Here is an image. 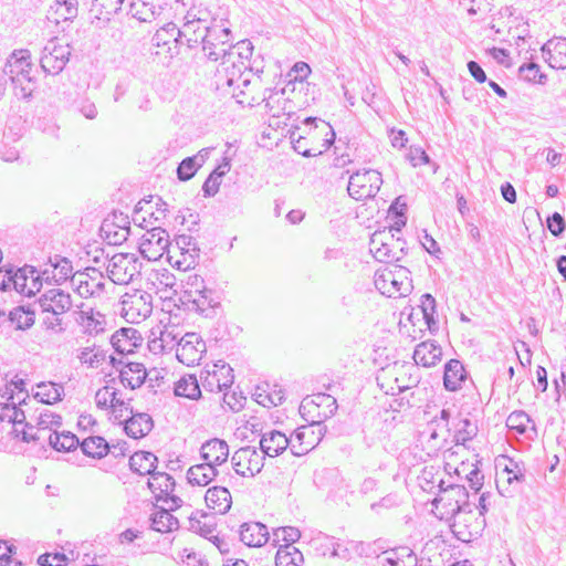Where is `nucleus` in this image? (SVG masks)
<instances>
[{
  "label": "nucleus",
  "instance_id": "5fc2aeb1",
  "mask_svg": "<svg viewBox=\"0 0 566 566\" xmlns=\"http://www.w3.org/2000/svg\"><path fill=\"white\" fill-rule=\"evenodd\" d=\"M518 76L528 83L544 84L547 80L546 74L541 72L537 63H524L518 67Z\"/></svg>",
  "mask_w": 566,
  "mask_h": 566
},
{
  "label": "nucleus",
  "instance_id": "393cba45",
  "mask_svg": "<svg viewBox=\"0 0 566 566\" xmlns=\"http://www.w3.org/2000/svg\"><path fill=\"white\" fill-rule=\"evenodd\" d=\"M290 444L291 439L279 430L266 431L260 439V450L264 457H277L285 451Z\"/></svg>",
  "mask_w": 566,
  "mask_h": 566
},
{
  "label": "nucleus",
  "instance_id": "69168bd1",
  "mask_svg": "<svg viewBox=\"0 0 566 566\" xmlns=\"http://www.w3.org/2000/svg\"><path fill=\"white\" fill-rule=\"evenodd\" d=\"M203 294H212V291L206 286H202V289H185L179 296V302L185 310H188L195 303V300Z\"/></svg>",
  "mask_w": 566,
  "mask_h": 566
},
{
  "label": "nucleus",
  "instance_id": "6e6d98bb",
  "mask_svg": "<svg viewBox=\"0 0 566 566\" xmlns=\"http://www.w3.org/2000/svg\"><path fill=\"white\" fill-rule=\"evenodd\" d=\"M532 422L531 417L523 410L511 412L506 419V427L517 434L526 433L527 426Z\"/></svg>",
  "mask_w": 566,
  "mask_h": 566
},
{
  "label": "nucleus",
  "instance_id": "3c124183",
  "mask_svg": "<svg viewBox=\"0 0 566 566\" xmlns=\"http://www.w3.org/2000/svg\"><path fill=\"white\" fill-rule=\"evenodd\" d=\"M54 14L56 15L55 21H74L78 14V1L77 0H55L52 7Z\"/></svg>",
  "mask_w": 566,
  "mask_h": 566
},
{
  "label": "nucleus",
  "instance_id": "a878e982",
  "mask_svg": "<svg viewBox=\"0 0 566 566\" xmlns=\"http://www.w3.org/2000/svg\"><path fill=\"white\" fill-rule=\"evenodd\" d=\"M289 439H291L290 450L295 457L306 454L316 444L313 426H302L297 428Z\"/></svg>",
  "mask_w": 566,
  "mask_h": 566
},
{
  "label": "nucleus",
  "instance_id": "680f3d73",
  "mask_svg": "<svg viewBox=\"0 0 566 566\" xmlns=\"http://www.w3.org/2000/svg\"><path fill=\"white\" fill-rule=\"evenodd\" d=\"M62 424V417L57 413L45 410L40 413L38 419V431L39 433H43L48 429H52L53 427L59 428Z\"/></svg>",
  "mask_w": 566,
  "mask_h": 566
},
{
  "label": "nucleus",
  "instance_id": "79ce46f5",
  "mask_svg": "<svg viewBox=\"0 0 566 566\" xmlns=\"http://www.w3.org/2000/svg\"><path fill=\"white\" fill-rule=\"evenodd\" d=\"M80 447L85 455L97 459L105 457L111 451L107 441L99 436L84 439Z\"/></svg>",
  "mask_w": 566,
  "mask_h": 566
},
{
  "label": "nucleus",
  "instance_id": "ea45409f",
  "mask_svg": "<svg viewBox=\"0 0 566 566\" xmlns=\"http://www.w3.org/2000/svg\"><path fill=\"white\" fill-rule=\"evenodd\" d=\"M151 530L159 533H167L179 527L178 518L175 517L169 510L164 507L157 509L150 516Z\"/></svg>",
  "mask_w": 566,
  "mask_h": 566
},
{
  "label": "nucleus",
  "instance_id": "aec40b11",
  "mask_svg": "<svg viewBox=\"0 0 566 566\" xmlns=\"http://www.w3.org/2000/svg\"><path fill=\"white\" fill-rule=\"evenodd\" d=\"M151 42L153 45L165 49L171 55L179 54L181 46L179 28L174 22L166 23L156 31Z\"/></svg>",
  "mask_w": 566,
  "mask_h": 566
},
{
  "label": "nucleus",
  "instance_id": "338daca9",
  "mask_svg": "<svg viewBox=\"0 0 566 566\" xmlns=\"http://www.w3.org/2000/svg\"><path fill=\"white\" fill-rule=\"evenodd\" d=\"M116 389L111 386H105L98 389L95 394V402L99 409H107L114 403Z\"/></svg>",
  "mask_w": 566,
  "mask_h": 566
},
{
  "label": "nucleus",
  "instance_id": "e2e57ef3",
  "mask_svg": "<svg viewBox=\"0 0 566 566\" xmlns=\"http://www.w3.org/2000/svg\"><path fill=\"white\" fill-rule=\"evenodd\" d=\"M214 305L216 303L213 302L212 294H203L199 298L195 300V303L187 311L196 312L209 317L213 312Z\"/></svg>",
  "mask_w": 566,
  "mask_h": 566
},
{
  "label": "nucleus",
  "instance_id": "cd10ccee",
  "mask_svg": "<svg viewBox=\"0 0 566 566\" xmlns=\"http://www.w3.org/2000/svg\"><path fill=\"white\" fill-rule=\"evenodd\" d=\"M211 517L212 516H210L207 513H203L202 511H196L188 518V524H189L188 528L191 532L198 533L206 538H209V539L213 538V543L217 545L219 551L221 553H223L224 552L222 548V545L224 544L223 541H221L218 536H213L214 525L210 522L202 521V518L207 520V518H211Z\"/></svg>",
  "mask_w": 566,
  "mask_h": 566
},
{
  "label": "nucleus",
  "instance_id": "c03bdc74",
  "mask_svg": "<svg viewBox=\"0 0 566 566\" xmlns=\"http://www.w3.org/2000/svg\"><path fill=\"white\" fill-rule=\"evenodd\" d=\"M48 440L50 446L56 451H72L81 444L78 438L70 431L60 433L54 430L49 434Z\"/></svg>",
  "mask_w": 566,
  "mask_h": 566
},
{
  "label": "nucleus",
  "instance_id": "c85d7f7f",
  "mask_svg": "<svg viewBox=\"0 0 566 566\" xmlns=\"http://www.w3.org/2000/svg\"><path fill=\"white\" fill-rule=\"evenodd\" d=\"M166 6L157 0H136L129 6V14L140 22H151Z\"/></svg>",
  "mask_w": 566,
  "mask_h": 566
},
{
  "label": "nucleus",
  "instance_id": "9b49d317",
  "mask_svg": "<svg viewBox=\"0 0 566 566\" xmlns=\"http://www.w3.org/2000/svg\"><path fill=\"white\" fill-rule=\"evenodd\" d=\"M212 370L201 373V382L206 390L210 392L222 391L233 384V369L227 363L218 360L212 366Z\"/></svg>",
  "mask_w": 566,
  "mask_h": 566
},
{
  "label": "nucleus",
  "instance_id": "bb28decb",
  "mask_svg": "<svg viewBox=\"0 0 566 566\" xmlns=\"http://www.w3.org/2000/svg\"><path fill=\"white\" fill-rule=\"evenodd\" d=\"M324 407L325 409L321 412H317V419H312L313 423H319L323 420L331 418L337 411V401L336 399L327 394H317L312 397L311 400L307 398L303 400L301 405V409L305 410L306 408H316L319 409Z\"/></svg>",
  "mask_w": 566,
  "mask_h": 566
},
{
  "label": "nucleus",
  "instance_id": "f03ea898",
  "mask_svg": "<svg viewBox=\"0 0 566 566\" xmlns=\"http://www.w3.org/2000/svg\"><path fill=\"white\" fill-rule=\"evenodd\" d=\"M36 303L41 310L43 326L55 334L63 333L66 329L63 314L72 307L71 295L63 290L51 289L43 293Z\"/></svg>",
  "mask_w": 566,
  "mask_h": 566
},
{
  "label": "nucleus",
  "instance_id": "0eeeda50",
  "mask_svg": "<svg viewBox=\"0 0 566 566\" xmlns=\"http://www.w3.org/2000/svg\"><path fill=\"white\" fill-rule=\"evenodd\" d=\"M170 247L172 243L169 241L168 232L160 227H155L140 238L138 249L148 261H157L166 251L170 253Z\"/></svg>",
  "mask_w": 566,
  "mask_h": 566
},
{
  "label": "nucleus",
  "instance_id": "6ab92c4d",
  "mask_svg": "<svg viewBox=\"0 0 566 566\" xmlns=\"http://www.w3.org/2000/svg\"><path fill=\"white\" fill-rule=\"evenodd\" d=\"M200 458L205 463L221 469L228 461L229 446L224 440L219 438L207 440L200 448Z\"/></svg>",
  "mask_w": 566,
  "mask_h": 566
},
{
  "label": "nucleus",
  "instance_id": "4be33fe9",
  "mask_svg": "<svg viewBox=\"0 0 566 566\" xmlns=\"http://www.w3.org/2000/svg\"><path fill=\"white\" fill-rule=\"evenodd\" d=\"M490 497H491V494L489 492H484L480 495L479 504H478L476 509L479 510V514L482 518L475 520V523H474L472 530H470V531L460 530V527H461L460 522H455L453 524V533L460 541L471 542L473 538H475L480 535V533L482 532V530L485 526V518L483 516L489 510V505H490L489 499Z\"/></svg>",
  "mask_w": 566,
  "mask_h": 566
},
{
  "label": "nucleus",
  "instance_id": "7c9ffc66",
  "mask_svg": "<svg viewBox=\"0 0 566 566\" xmlns=\"http://www.w3.org/2000/svg\"><path fill=\"white\" fill-rule=\"evenodd\" d=\"M442 357L441 346L434 340H427L418 344L413 352V359L417 365L423 367L436 366Z\"/></svg>",
  "mask_w": 566,
  "mask_h": 566
},
{
  "label": "nucleus",
  "instance_id": "c756f323",
  "mask_svg": "<svg viewBox=\"0 0 566 566\" xmlns=\"http://www.w3.org/2000/svg\"><path fill=\"white\" fill-rule=\"evenodd\" d=\"M240 539L249 547H260L269 539L268 527L260 522L243 523L240 528Z\"/></svg>",
  "mask_w": 566,
  "mask_h": 566
},
{
  "label": "nucleus",
  "instance_id": "13d9d810",
  "mask_svg": "<svg viewBox=\"0 0 566 566\" xmlns=\"http://www.w3.org/2000/svg\"><path fill=\"white\" fill-rule=\"evenodd\" d=\"M301 537V532L294 526L277 527L273 531V541L275 543L283 542V545H293Z\"/></svg>",
  "mask_w": 566,
  "mask_h": 566
},
{
  "label": "nucleus",
  "instance_id": "a19ab883",
  "mask_svg": "<svg viewBox=\"0 0 566 566\" xmlns=\"http://www.w3.org/2000/svg\"><path fill=\"white\" fill-rule=\"evenodd\" d=\"M63 392L64 388L62 385L51 381L40 382L36 385L34 398L43 403L53 405L62 399Z\"/></svg>",
  "mask_w": 566,
  "mask_h": 566
},
{
  "label": "nucleus",
  "instance_id": "37998d69",
  "mask_svg": "<svg viewBox=\"0 0 566 566\" xmlns=\"http://www.w3.org/2000/svg\"><path fill=\"white\" fill-rule=\"evenodd\" d=\"M303 554L293 545H280L275 555L276 566H302Z\"/></svg>",
  "mask_w": 566,
  "mask_h": 566
},
{
  "label": "nucleus",
  "instance_id": "ddd939ff",
  "mask_svg": "<svg viewBox=\"0 0 566 566\" xmlns=\"http://www.w3.org/2000/svg\"><path fill=\"white\" fill-rule=\"evenodd\" d=\"M206 352V344L196 333L185 334L177 343L176 357L186 366L200 361Z\"/></svg>",
  "mask_w": 566,
  "mask_h": 566
},
{
  "label": "nucleus",
  "instance_id": "473e14b6",
  "mask_svg": "<svg viewBox=\"0 0 566 566\" xmlns=\"http://www.w3.org/2000/svg\"><path fill=\"white\" fill-rule=\"evenodd\" d=\"M32 63L30 61V53L28 50L13 51L3 67L4 76L9 80L17 75L31 73Z\"/></svg>",
  "mask_w": 566,
  "mask_h": 566
},
{
  "label": "nucleus",
  "instance_id": "5701e85b",
  "mask_svg": "<svg viewBox=\"0 0 566 566\" xmlns=\"http://www.w3.org/2000/svg\"><path fill=\"white\" fill-rule=\"evenodd\" d=\"M149 281L156 289V293L159 294L163 300H171L177 295V279L167 269L155 270L149 275Z\"/></svg>",
  "mask_w": 566,
  "mask_h": 566
},
{
  "label": "nucleus",
  "instance_id": "412c9836",
  "mask_svg": "<svg viewBox=\"0 0 566 566\" xmlns=\"http://www.w3.org/2000/svg\"><path fill=\"white\" fill-rule=\"evenodd\" d=\"M541 51L552 69H566V38L555 36L548 40L542 45Z\"/></svg>",
  "mask_w": 566,
  "mask_h": 566
},
{
  "label": "nucleus",
  "instance_id": "f257e3e1",
  "mask_svg": "<svg viewBox=\"0 0 566 566\" xmlns=\"http://www.w3.org/2000/svg\"><path fill=\"white\" fill-rule=\"evenodd\" d=\"M206 39L201 43L205 56L212 62H220L221 65L231 64L235 69L234 50L232 48V31L223 20L219 22L213 19L212 27L205 33Z\"/></svg>",
  "mask_w": 566,
  "mask_h": 566
},
{
  "label": "nucleus",
  "instance_id": "09e8293b",
  "mask_svg": "<svg viewBox=\"0 0 566 566\" xmlns=\"http://www.w3.org/2000/svg\"><path fill=\"white\" fill-rule=\"evenodd\" d=\"M14 95L18 98L30 99L35 90V81L30 75V73H25L22 75H17L15 77L10 80Z\"/></svg>",
  "mask_w": 566,
  "mask_h": 566
},
{
  "label": "nucleus",
  "instance_id": "58836bf2",
  "mask_svg": "<svg viewBox=\"0 0 566 566\" xmlns=\"http://www.w3.org/2000/svg\"><path fill=\"white\" fill-rule=\"evenodd\" d=\"M157 457L148 451L135 452L129 459V468L140 475L151 474L156 469Z\"/></svg>",
  "mask_w": 566,
  "mask_h": 566
},
{
  "label": "nucleus",
  "instance_id": "2f4dec72",
  "mask_svg": "<svg viewBox=\"0 0 566 566\" xmlns=\"http://www.w3.org/2000/svg\"><path fill=\"white\" fill-rule=\"evenodd\" d=\"M125 421L124 430L126 434L134 439H140L147 436L154 428L153 418L145 412L134 413Z\"/></svg>",
  "mask_w": 566,
  "mask_h": 566
},
{
  "label": "nucleus",
  "instance_id": "39448f33",
  "mask_svg": "<svg viewBox=\"0 0 566 566\" xmlns=\"http://www.w3.org/2000/svg\"><path fill=\"white\" fill-rule=\"evenodd\" d=\"M71 56V46L61 44L57 38H52L44 45L40 59V65L44 73L60 74L66 66Z\"/></svg>",
  "mask_w": 566,
  "mask_h": 566
},
{
  "label": "nucleus",
  "instance_id": "864d4df0",
  "mask_svg": "<svg viewBox=\"0 0 566 566\" xmlns=\"http://www.w3.org/2000/svg\"><path fill=\"white\" fill-rule=\"evenodd\" d=\"M124 0H92L91 12L95 18L99 19L101 15L117 14L122 9Z\"/></svg>",
  "mask_w": 566,
  "mask_h": 566
},
{
  "label": "nucleus",
  "instance_id": "0e129e2a",
  "mask_svg": "<svg viewBox=\"0 0 566 566\" xmlns=\"http://www.w3.org/2000/svg\"><path fill=\"white\" fill-rule=\"evenodd\" d=\"M421 310L428 327L431 328L436 324V298L431 294L426 293L421 296Z\"/></svg>",
  "mask_w": 566,
  "mask_h": 566
},
{
  "label": "nucleus",
  "instance_id": "b1692460",
  "mask_svg": "<svg viewBox=\"0 0 566 566\" xmlns=\"http://www.w3.org/2000/svg\"><path fill=\"white\" fill-rule=\"evenodd\" d=\"M143 338L134 328H120L111 337L114 350L120 355L133 354L134 349L142 345Z\"/></svg>",
  "mask_w": 566,
  "mask_h": 566
},
{
  "label": "nucleus",
  "instance_id": "bf43d9fd",
  "mask_svg": "<svg viewBox=\"0 0 566 566\" xmlns=\"http://www.w3.org/2000/svg\"><path fill=\"white\" fill-rule=\"evenodd\" d=\"M407 159L413 167H418L421 165H431L433 167V171H437L438 166L431 163L429 155L420 146H411L407 154Z\"/></svg>",
  "mask_w": 566,
  "mask_h": 566
},
{
  "label": "nucleus",
  "instance_id": "4c0bfd02",
  "mask_svg": "<svg viewBox=\"0 0 566 566\" xmlns=\"http://www.w3.org/2000/svg\"><path fill=\"white\" fill-rule=\"evenodd\" d=\"M448 500L454 501V507L451 509L453 514L471 513V504L468 501L469 493L463 485L449 484L446 489Z\"/></svg>",
  "mask_w": 566,
  "mask_h": 566
},
{
  "label": "nucleus",
  "instance_id": "603ef678",
  "mask_svg": "<svg viewBox=\"0 0 566 566\" xmlns=\"http://www.w3.org/2000/svg\"><path fill=\"white\" fill-rule=\"evenodd\" d=\"M478 433V427L470 419H460L455 426L453 440L457 444H464L472 440Z\"/></svg>",
  "mask_w": 566,
  "mask_h": 566
},
{
  "label": "nucleus",
  "instance_id": "774afa93",
  "mask_svg": "<svg viewBox=\"0 0 566 566\" xmlns=\"http://www.w3.org/2000/svg\"><path fill=\"white\" fill-rule=\"evenodd\" d=\"M343 147H338L335 144L334 146V166L338 168L346 167L347 165L355 161L354 156L348 151L349 150V144H342Z\"/></svg>",
  "mask_w": 566,
  "mask_h": 566
},
{
  "label": "nucleus",
  "instance_id": "a18cd8bd",
  "mask_svg": "<svg viewBox=\"0 0 566 566\" xmlns=\"http://www.w3.org/2000/svg\"><path fill=\"white\" fill-rule=\"evenodd\" d=\"M101 232L108 244L120 245L128 239L130 229L119 226L116 228L114 223H111V219L106 218L101 226Z\"/></svg>",
  "mask_w": 566,
  "mask_h": 566
},
{
  "label": "nucleus",
  "instance_id": "4468645a",
  "mask_svg": "<svg viewBox=\"0 0 566 566\" xmlns=\"http://www.w3.org/2000/svg\"><path fill=\"white\" fill-rule=\"evenodd\" d=\"M122 304L125 316L132 319H145L153 312V296L144 291L125 294Z\"/></svg>",
  "mask_w": 566,
  "mask_h": 566
},
{
  "label": "nucleus",
  "instance_id": "052dcab7",
  "mask_svg": "<svg viewBox=\"0 0 566 566\" xmlns=\"http://www.w3.org/2000/svg\"><path fill=\"white\" fill-rule=\"evenodd\" d=\"M199 168L200 163H197L192 156L185 158L177 168L178 179L181 181L190 180Z\"/></svg>",
  "mask_w": 566,
  "mask_h": 566
},
{
  "label": "nucleus",
  "instance_id": "c9c22d12",
  "mask_svg": "<svg viewBox=\"0 0 566 566\" xmlns=\"http://www.w3.org/2000/svg\"><path fill=\"white\" fill-rule=\"evenodd\" d=\"M467 379L463 364L458 359H450L444 366L443 386L448 391H457Z\"/></svg>",
  "mask_w": 566,
  "mask_h": 566
},
{
  "label": "nucleus",
  "instance_id": "de8ad7c7",
  "mask_svg": "<svg viewBox=\"0 0 566 566\" xmlns=\"http://www.w3.org/2000/svg\"><path fill=\"white\" fill-rule=\"evenodd\" d=\"M81 364L90 368H97L106 359V353L101 347L93 345L80 348L76 355Z\"/></svg>",
  "mask_w": 566,
  "mask_h": 566
},
{
  "label": "nucleus",
  "instance_id": "4d7b16f0",
  "mask_svg": "<svg viewBox=\"0 0 566 566\" xmlns=\"http://www.w3.org/2000/svg\"><path fill=\"white\" fill-rule=\"evenodd\" d=\"M303 124L305 127L314 128L315 132L323 134L322 142H336V133L329 123L316 117H307Z\"/></svg>",
  "mask_w": 566,
  "mask_h": 566
},
{
  "label": "nucleus",
  "instance_id": "e433bc0d",
  "mask_svg": "<svg viewBox=\"0 0 566 566\" xmlns=\"http://www.w3.org/2000/svg\"><path fill=\"white\" fill-rule=\"evenodd\" d=\"M148 488L155 494L157 501L168 496L175 490V479L165 472L154 471L147 482Z\"/></svg>",
  "mask_w": 566,
  "mask_h": 566
},
{
  "label": "nucleus",
  "instance_id": "a211bd4d",
  "mask_svg": "<svg viewBox=\"0 0 566 566\" xmlns=\"http://www.w3.org/2000/svg\"><path fill=\"white\" fill-rule=\"evenodd\" d=\"M172 120L180 126L181 137L188 139H198L209 130L207 117L199 114L188 116L185 114H176Z\"/></svg>",
  "mask_w": 566,
  "mask_h": 566
},
{
  "label": "nucleus",
  "instance_id": "20e7f679",
  "mask_svg": "<svg viewBox=\"0 0 566 566\" xmlns=\"http://www.w3.org/2000/svg\"><path fill=\"white\" fill-rule=\"evenodd\" d=\"M382 184L381 174L376 169H364L350 175L347 187L348 195L363 200L374 198Z\"/></svg>",
  "mask_w": 566,
  "mask_h": 566
},
{
  "label": "nucleus",
  "instance_id": "f3484780",
  "mask_svg": "<svg viewBox=\"0 0 566 566\" xmlns=\"http://www.w3.org/2000/svg\"><path fill=\"white\" fill-rule=\"evenodd\" d=\"M111 364L114 367L123 365L119 370V379L125 387L136 389L146 381L148 373L143 364L134 361L124 363L123 360H116L114 357H111Z\"/></svg>",
  "mask_w": 566,
  "mask_h": 566
},
{
  "label": "nucleus",
  "instance_id": "f704fd0d",
  "mask_svg": "<svg viewBox=\"0 0 566 566\" xmlns=\"http://www.w3.org/2000/svg\"><path fill=\"white\" fill-rule=\"evenodd\" d=\"M205 501L209 509L219 514H226L232 504L231 494L224 486L209 488L206 492Z\"/></svg>",
  "mask_w": 566,
  "mask_h": 566
},
{
  "label": "nucleus",
  "instance_id": "423d86ee",
  "mask_svg": "<svg viewBox=\"0 0 566 566\" xmlns=\"http://www.w3.org/2000/svg\"><path fill=\"white\" fill-rule=\"evenodd\" d=\"M140 263L135 254L116 253L107 265L109 280L115 284H128L139 273Z\"/></svg>",
  "mask_w": 566,
  "mask_h": 566
},
{
  "label": "nucleus",
  "instance_id": "7ed1b4c3",
  "mask_svg": "<svg viewBox=\"0 0 566 566\" xmlns=\"http://www.w3.org/2000/svg\"><path fill=\"white\" fill-rule=\"evenodd\" d=\"M374 284L382 295L388 297L406 296L412 290L410 271L398 264L378 269L374 275Z\"/></svg>",
  "mask_w": 566,
  "mask_h": 566
},
{
  "label": "nucleus",
  "instance_id": "1a4fd4ad",
  "mask_svg": "<svg viewBox=\"0 0 566 566\" xmlns=\"http://www.w3.org/2000/svg\"><path fill=\"white\" fill-rule=\"evenodd\" d=\"M71 284L81 297L99 296L105 289L104 276L95 268H87L71 276Z\"/></svg>",
  "mask_w": 566,
  "mask_h": 566
},
{
  "label": "nucleus",
  "instance_id": "2eb2a0df",
  "mask_svg": "<svg viewBox=\"0 0 566 566\" xmlns=\"http://www.w3.org/2000/svg\"><path fill=\"white\" fill-rule=\"evenodd\" d=\"M72 271V262L66 258L55 254L49 258V264L38 274V277L49 284L60 285L67 279H71L73 275Z\"/></svg>",
  "mask_w": 566,
  "mask_h": 566
},
{
  "label": "nucleus",
  "instance_id": "72a5a7b5",
  "mask_svg": "<svg viewBox=\"0 0 566 566\" xmlns=\"http://www.w3.org/2000/svg\"><path fill=\"white\" fill-rule=\"evenodd\" d=\"M221 473V469L209 463L191 465L187 471V480L191 485L206 486Z\"/></svg>",
  "mask_w": 566,
  "mask_h": 566
},
{
  "label": "nucleus",
  "instance_id": "9d476101",
  "mask_svg": "<svg viewBox=\"0 0 566 566\" xmlns=\"http://www.w3.org/2000/svg\"><path fill=\"white\" fill-rule=\"evenodd\" d=\"M185 19L186 22L182 28H179L181 45L186 44L187 48L191 49L203 42L205 33H208L212 27L213 20L208 21L205 18H198L190 12L187 13Z\"/></svg>",
  "mask_w": 566,
  "mask_h": 566
},
{
  "label": "nucleus",
  "instance_id": "8fccbe9b",
  "mask_svg": "<svg viewBox=\"0 0 566 566\" xmlns=\"http://www.w3.org/2000/svg\"><path fill=\"white\" fill-rule=\"evenodd\" d=\"M34 319L35 311L24 306L13 308L7 317V321L15 324L18 329L30 328L34 324Z\"/></svg>",
  "mask_w": 566,
  "mask_h": 566
},
{
  "label": "nucleus",
  "instance_id": "49530a36",
  "mask_svg": "<svg viewBox=\"0 0 566 566\" xmlns=\"http://www.w3.org/2000/svg\"><path fill=\"white\" fill-rule=\"evenodd\" d=\"M175 395L188 399H198L201 396L198 379L193 375L181 377L175 386Z\"/></svg>",
  "mask_w": 566,
  "mask_h": 566
},
{
  "label": "nucleus",
  "instance_id": "f8f14e48",
  "mask_svg": "<svg viewBox=\"0 0 566 566\" xmlns=\"http://www.w3.org/2000/svg\"><path fill=\"white\" fill-rule=\"evenodd\" d=\"M394 231L399 232L398 228H389L376 231L371 234L369 241V251L379 262L392 261L391 247L401 245V239L396 238Z\"/></svg>",
  "mask_w": 566,
  "mask_h": 566
},
{
  "label": "nucleus",
  "instance_id": "dca6fc26",
  "mask_svg": "<svg viewBox=\"0 0 566 566\" xmlns=\"http://www.w3.org/2000/svg\"><path fill=\"white\" fill-rule=\"evenodd\" d=\"M174 242L181 256L176 260L174 265L182 271L193 269L200 258V249L197 245L196 239L188 234H180L175 238Z\"/></svg>",
  "mask_w": 566,
  "mask_h": 566
},
{
  "label": "nucleus",
  "instance_id": "6e6552de",
  "mask_svg": "<svg viewBox=\"0 0 566 566\" xmlns=\"http://www.w3.org/2000/svg\"><path fill=\"white\" fill-rule=\"evenodd\" d=\"M231 464L238 475L252 478L261 472L264 455L255 447L248 446L233 453Z\"/></svg>",
  "mask_w": 566,
  "mask_h": 566
}]
</instances>
